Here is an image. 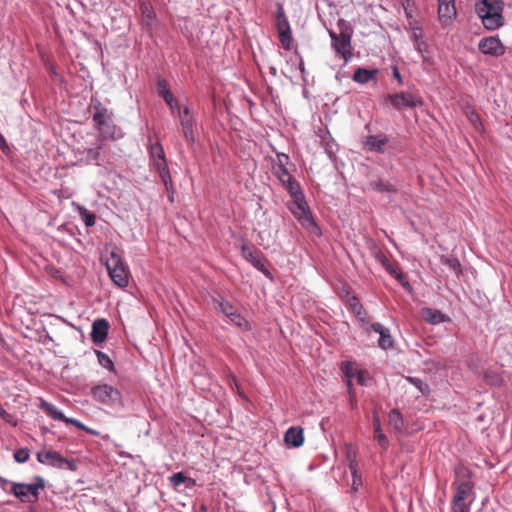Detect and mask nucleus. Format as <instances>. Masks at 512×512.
Returning <instances> with one entry per match:
<instances>
[{
  "label": "nucleus",
  "instance_id": "f257e3e1",
  "mask_svg": "<svg viewBox=\"0 0 512 512\" xmlns=\"http://www.w3.org/2000/svg\"><path fill=\"white\" fill-rule=\"evenodd\" d=\"M475 11L487 30H497L504 25L502 0H478Z\"/></svg>",
  "mask_w": 512,
  "mask_h": 512
},
{
  "label": "nucleus",
  "instance_id": "f03ea898",
  "mask_svg": "<svg viewBox=\"0 0 512 512\" xmlns=\"http://www.w3.org/2000/svg\"><path fill=\"white\" fill-rule=\"evenodd\" d=\"M108 274L111 280L120 288H125L129 284V270L124 263L120 249L114 247L109 258L105 262Z\"/></svg>",
  "mask_w": 512,
  "mask_h": 512
},
{
  "label": "nucleus",
  "instance_id": "7ed1b4c3",
  "mask_svg": "<svg viewBox=\"0 0 512 512\" xmlns=\"http://www.w3.org/2000/svg\"><path fill=\"white\" fill-rule=\"evenodd\" d=\"M289 210L303 228L312 232L318 237L321 236V229L313 218V215L305 200L304 194L293 198V202L289 205Z\"/></svg>",
  "mask_w": 512,
  "mask_h": 512
},
{
  "label": "nucleus",
  "instance_id": "20e7f679",
  "mask_svg": "<svg viewBox=\"0 0 512 512\" xmlns=\"http://www.w3.org/2000/svg\"><path fill=\"white\" fill-rule=\"evenodd\" d=\"M34 482L27 483H11L10 494L14 495L23 503H35L39 499L40 490L46 486L45 479L40 476H34Z\"/></svg>",
  "mask_w": 512,
  "mask_h": 512
},
{
  "label": "nucleus",
  "instance_id": "39448f33",
  "mask_svg": "<svg viewBox=\"0 0 512 512\" xmlns=\"http://www.w3.org/2000/svg\"><path fill=\"white\" fill-rule=\"evenodd\" d=\"M90 395L98 403L109 407H122V393L120 390L107 383L94 385L90 389Z\"/></svg>",
  "mask_w": 512,
  "mask_h": 512
},
{
  "label": "nucleus",
  "instance_id": "423d86ee",
  "mask_svg": "<svg viewBox=\"0 0 512 512\" xmlns=\"http://www.w3.org/2000/svg\"><path fill=\"white\" fill-rule=\"evenodd\" d=\"M37 461L41 464L69 471L78 469L77 461L64 457L61 453L54 450H42L36 453Z\"/></svg>",
  "mask_w": 512,
  "mask_h": 512
},
{
  "label": "nucleus",
  "instance_id": "0eeeda50",
  "mask_svg": "<svg viewBox=\"0 0 512 512\" xmlns=\"http://www.w3.org/2000/svg\"><path fill=\"white\" fill-rule=\"evenodd\" d=\"M329 36L333 50L344 60V63L347 64L353 58L351 34L348 30L341 31L340 34L329 31Z\"/></svg>",
  "mask_w": 512,
  "mask_h": 512
},
{
  "label": "nucleus",
  "instance_id": "6e6552de",
  "mask_svg": "<svg viewBox=\"0 0 512 512\" xmlns=\"http://www.w3.org/2000/svg\"><path fill=\"white\" fill-rule=\"evenodd\" d=\"M391 106L397 110L412 109L423 104L420 96L411 92H399L388 96Z\"/></svg>",
  "mask_w": 512,
  "mask_h": 512
},
{
  "label": "nucleus",
  "instance_id": "1a4fd4ad",
  "mask_svg": "<svg viewBox=\"0 0 512 512\" xmlns=\"http://www.w3.org/2000/svg\"><path fill=\"white\" fill-rule=\"evenodd\" d=\"M241 255L258 271L262 272L266 276L270 275V272L267 270L264 264L262 253L258 249L253 246L244 244L241 247Z\"/></svg>",
  "mask_w": 512,
  "mask_h": 512
},
{
  "label": "nucleus",
  "instance_id": "9d476101",
  "mask_svg": "<svg viewBox=\"0 0 512 512\" xmlns=\"http://www.w3.org/2000/svg\"><path fill=\"white\" fill-rule=\"evenodd\" d=\"M478 49L485 55L494 57L502 56L505 53V47L498 36H489L482 38L478 43Z\"/></svg>",
  "mask_w": 512,
  "mask_h": 512
},
{
  "label": "nucleus",
  "instance_id": "9b49d317",
  "mask_svg": "<svg viewBox=\"0 0 512 512\" xmlns=\"http://www.w3.org/2000/svg\"><path fill=\"white\" fill-rule=\"evenodd\" d=\"M389 143L386 134L380 133L376 135H368L362 138L361 144L364 150L376 153H384L385 147Z\"/></svg>",
  "mask_w": 512,
  "mask_h": 512
},
{
  "label": "nucleus",
  "instance_id": "f8f14e48",
  "mask_svg": "<svg viewBox=\"0 0 512 512\" xmlns=\"http://www.w3.org/2000/svg\"><path fill=\"white\" fill-rule=\"evenodd\" d=\"M369 329L379 334L378 346L383 350H389L394 348V341L391 336L389 328L383 326L379 322H375L369 325Z\"/></svg>",
  "mask_w": 512,
  "mask_h": 512
},
{
  "label": "nucleus",
  "instance_id": "ddd939ff",
  "mask_svg": "<svg viewBox=\"0 0 512 512\" xmlns=\"http://www.w3.org/2000/svg\"><path fill=\"white\" fill-rule=\"evenodd\" d=\"M348 306L360 322L362 328L369 332L370 322L367 313L356 295H352L348 298Z\"/></svg>",
  "mask_w": 512,
  "mask_h": 512
},
{
  "label": "nucleus",
  "instance_id": "4468645a",
  "mask_svg": "<svg viewBox=\"0 0 512 512\" xmlns=\"http://www.w3.org/2000/svg\"><path fill=\"white\" fill-rule=\"evenodd\" d=\"M109 323L106 319H97L92 324L90 333L91 339L95 344H101L105 341L108 335Z\"/></svg>",
  "mask_w": 512,
  "mask_h": 512
},
{
  "label": "nucleus",
  "instance_id": "2eb2a0df",
  "mask_svg": "<svg viewBox=\"0 0 512 512\" xmlns=\"http://www.w3.org/2000/svg\"><path fill=\"white\" fill-rule=\"evenodd\" d=\"M96 112L93 115V122L97 129H102L112 121V114L100 102L95 105Z\"/></svg>",
  "mask_w": 512,
  "mask_h": 512
},
{
  "label": "nucleus",
  "instance_id": "dca6fc26",
  "mask_svg": "<svg viewBox=\"0 0 512 512\" xmlns=\"http://www.w3.org/2000/svg\"><path fill=\"white\" fill-rule=\"evenodd\" d=\"M139 9L142 15L143 23L151 27L156 19V13L149 0H140Z\"/></svg>",
  "mask_w": 512,
  "mask_h": 512
},
{
  "label": "nucleus",
  "instance_id": "f3484780",
  "mask_svg": "<svg viewBox=\"0 0 512 512\" xmlns=\"http://www.w3.org/2000/svg\"><path fill=\"white\" fill-rule=\"evenodd\" d=\"M284 440L292 447H300L304 442L303 430L300 427H290L285 435Z\"/></svg>",
  "mask_w": 512,
  "mask_h": 512
},
{
  "label": "nucleus",
  "instance_id": "a211bd4d",
  "mask_svg": "<svg viewBox=\"0 0 512 512\" xmlns=\"http://www.w3.org/2000/svg\"><path fill=\"white\" fill-rule=\"evenodd\" d=\"M378 72V69L357 68L352 76V79L358 84H366L372 80H375Z\"/></svg>",
  "mask_w": 512,
  "mask_h": 512
},
{
  "label": "nucleus",
  "instance_id": "6ab92c4d",
  "mask_svg": "<svg viewBox=\"0 0 512 512\" xmlns=\"http://www.w3.org/2000/svg\"><path fill=\"white\" fill-rule=\"evenodd\" d=\"M438 16L443 25L450 23L456 17L455 3L439 4Z\"/></svg>",
  "mask_w": 512,
  "mask_h": 512
},
{
  "label": "nucleus",
  "instance_id": "aec40b11",
  "mask_svg": "<svg viewBox=\"0 0 512 512\" xmlns=\"http://www.w3.org/2000/svg\"><path fill=\"white\" fill-rule=\"evenodd\" d=\"M440 263L446 266L456 277H459L462 274V266L457 257L453 255H441Z\"/></svg>",
  "mask_w": 512,
  "mask_h": 512
},
{
  "label": "nucleus",
  "instance_id": "412c9836",
  "mask_svg": "<svg viewBox=\"0 0 512 512\" xmlns=\"http://www.w3.org/2000/svg\"><path fill=\"white\" fill-rule=\"evenodd\" d=\"M422 316L432 325L440 324L448 320V317L445 314L432 308L423 309Z\"/></svg>",
  "mask_w": 512,
  "mask_h": 512
},
{
  "label": "nucleus",
  "instance_id": "4be33fe9",
  "mask_svg": "<svg viewBox=\"0 0 512 512\" xmlns=\"http://www.w3.org/2000/svg\"><path fill=\"white\" fill-rule=\"evenodd\" d=\"M39 407L45 411V413L51 417L52 419L54 420H59V421H63L65 420V415L64 413L58 409L55 405L45 401V400H41L40 402V405Z\"/></svg>",
  "mask_w": 512,
  "mask_h": 512
},
{
  "label": "nucleus",
  "instance_id": "5701e85b",
  "mask_svg": "<svg viewBox=\"0 0 512 512\" xmlns=\"http://www.w3.org/2000/svg\"><path fill=\"white\" fill-rule=\"evenodd\" d=\"M180 125L186 141L191 145L194 144L196 141L194 133L195 119H185L180 122Z\"/></svg>",
  "mask_w": 512,
  "mask_h": 512
},
{
  "label": "nucleus",
  "instance_id": "b1692460",
  "mask_svg": "<svg viewBox=\"0 0 512 512\" xmlns=\"http://www.w3.org/2000/svg\"><path fill=\"white\" fill-rule=\"evenodd\" d=\"M292 198L302 195V189L299 182L290 174L281 182Z\"/></svg>",
  "mask_w": 512,
  "mask_h": 512
},
{
  "label": "nucleus",
  "instance_id": "393cba45",
  "mask_svg": "<svg viewBox=\"0 0 512 512\" xmlns=\"http://www.w3.org/2000/svg\"><path fill=\"white\" fill-rule=\"evenodd\" d=\"M100 134L105 138H110L112 140H118L123 137L122 130L113 124L111 121L108 125L103 126L102 129H98Z\"/></svg>",
  "mask_w": 512,
  "mask_h": 512
},
{
  "label": "nucleus",
  "instance_id": "a878e982",
  "mask_svg": "<svg viewBox=\"0 0 512 512\" xmlns=\"http://www.w3.org/2000/svg\"><path fill=\"white\" fill-rule=\"evenodd\" d=\"M389 423L397 432H403L405 429V421L398 409H392L389 412Z\"/></svg>",
  "mask_w": 512,
  "mask_h": 512
},
{
  "label": "nucleus",
  "instance_id": "bb28decb",
  "mask_svg": "<svg viewBox=\"0 0 512 512\" xmlns=\"http://www.w3.org/2000/svg\"><path fill=\"white\" fill-rule=\"evenodd\" d=\"M473 490V484L469 481H463L458 484L456 493L453 497V500L457 501H465L466 498Z\"/></svg>",
  "mask_w": 512,
  "mask_h": 512
},
{
  "label": "nucleus",
  "instance_id": "cd10ccee",
  "mask_svg": "<svg viewBox=\"0 0 512 512\" xmlns=\"http://www.w3.org/2000/svg\"><path fill=\"white\" fill-rule=\"evenodd\" d=\"M227 318H229L230 322L235 326L243 330H250L249 322L244 318V316L241 313L237 311L236 308L231 313H229Z\"/></svg>",
  "mask_w": 512,
  "mask_h": 512
},
{
  "label": "nucleus",
  "instance_id": "c85d7f7f",
  "mask_svg": "<svg viewBox=\"0 0 512 512\" xmlns=\"http://www.w3.org/2000/svg\"><path fill=\"white\" fill-rule=\"evenodd\" d=\"M171 486L175 489L179 488L182 484L189 483V486L194 484V480L189 478L184 472H177L169 477Z\"/></svg>",
  "mask_w": 512,
  "mask_h": 512
},
{
  "label": "nucleus",
  "instance_id": "c756f323",
  "mask_svg": "<svg viewBox=\"0 0 512 512\" xmlns=\"http://www.w3.org/2000/svg\"><path fill=\"white\" fill-rule=\"evenodd\" d=\"M213 306L215 310L223 313L226 317L235 309V307L223 297L214 298Z\"/></svg>",
  "mask_w": 512,
  "mask_h": 512
},
{
  "label": "nucleus",
  "instance_id": "7c9ffc66",
  "mask_svg": "<svg viewBox=\"0 0 512 512\" xmlns=\"http://www.w3.org/2000/svg\"><path fill=\"white\" fill-rule=\"evenodd\" d=\"M370 187L373 190L381 192V193H384V192L396 193L397 192L396 187L388 181H382V180L372 181V182H370Z\"/></svg>",
  "mask_w": 512,
  "mask_h": 512
},
{
  "label": "nucleus",
  "instance_id": "2f4dec72",
  "mask_svg": "<svg viewBox=\"0 0 512 512\" xmlns=\"http://www.w3.org/2000/svg\"><path fill=\"white\" fill-rule=\"evenodd\" d=\"M95 354L101 367L107 369L108 371H114V363L106 353L100 350H95Z\"/></svg>",
  "mask_w": 512,
  "mask_h": 512
},
{
  "label": "nucleus",
  "instance_id": "473e14b6",
  "mask_svg": "<svg viewBox=\"0 0 512 512\" xmlns=\"http://www.w3.org/2000/svg\"><path fill=\"white\" fill-rule=\"evenodd\" d=\"M341 370L346 377V380H353L356 377L359 369L352 362H343L341 366Z\"/></svg>",
  "mask_w": 512,
  "mask_h": 512
},
{
  "label": "nucleus",
  "instance_id": "72a5a7b5",
  "mask_svg": "<svg viewBox=\"0 0 512 512\" xmlns=\"http://www.w3.org/2000/svg\"><path fill=\"white\" fill-rule=\"evenodd\" d=\"M409 383L415 386L418 391L423 395H428L430 392L429 385L425 383L423 380L417 377H407L406 378Z\"/></svg>",
  "mask_w": 512,
  "mask_h": 512
},
{
  "label": "nucleus",
  "instance_id": "f704fd0d",
  "mask_svg": "<svg viewBox=\"0 0 512 512\" xmlns=\"http://www.w3.org/2000/svg\"><path fill=\"white\" fill-rule=\"evenodd\" d=\"M374 441L381 447L383 451H387L389 447V440L383 431L373 433Z\"/></svg>",
  "mask_w": 512,
  "mask_h": 512
},
{
  "label": "nucleus",
  "instance_id": "c9c22d12",
  "mask_svg": "<svg viewBox=\"0 0 512 512\" xmlns=\"http://www.w3.org/2000/svg\"><path fill=\"white\" fill-rule=\"evenodd\" d=\"M149 155L151 159L166 158L163 146L159 142H156L150 146Z\"/></svg>",
  "mask_w": 512,
  "mask_h": 512
},
{
  "label": "nucleus",
  "instance_id": "e433bc0d",
  "mask_svg": "<svg viewBox=\"0 0 512 512\" xmlns=\"http://www.w3.org/2000/svg\"><path fill=\"white\" fill-rule=\"evenodd\" d=\"M14 460L17 463L23 464L28 461L30 457V451L28 448L17 449L13 454Z\"/></svg>",
  "mask_w": 512,
  "mask_h": 512
},
{
  "label": "nucleus",
  "instance_id": "4c0bfd02",
  "mask_svg": "<svg viewBox=\"0 0 512 512\" xmlns=\"http://www.w3.org/2000/svg\"><path fill=\"white\" fill-rule=\"evenodd\" d=\"M279 39L284 49L289 51L293 41L291 30L279 32Z\"/></svg>",
  "mask_w": 512,
  "mask_h": 512
},
{
  "label": "nucleus",
  "instance_id": "58836bf2",
  "mask_svg": "<svg viewBox=\"0 0 512 512\" xmlns=\"http://www.w3.org/2000/svg\"><path fill=\"white\" fill-rule=\"evenodd\" d=\"M484 379L486 380V382L488 384H491V385H500L502 383L501 376L498 373L490 371V370L485 371Z\"/></svg>",
  "mask_w": 512,
  "mask_h": 512
},
{
  "label": "nucleus",
  "instance_id": "ea45409f",
  "mask_svg": "<svg viewBox=\"0 0 512 512\" xmlns=\"http://www.w3.org/2000/svg\"><path fill=\"white\" fill-rule=\"evenodd\" d=\"M157 90L159 96H161L163 99L167 97V95L172 94L168 82L165 79H159L157 81Z\"/></svg>",
  "mask_w": 512,
  "mask_h": 512
},
{
  "label": "nucleus",
  "instance_id": "a19ab883",
  "mask_svg": "<svg viewBox=\"0 0 512 512\" xmlns=\"http://www.w3.org/2000/svg\"><path fill=\"white\" fill-rule=\"evenodd\" d=\"M84 224L87 227H92L95 225L96 216L94 213L89 212L87 209L83 208V212L81 213Z\"/></svg>",
  "mask_w": 512,
  "mask_h": 512
},
{
  "label": "nucleus",
  "instance_id": "79ce46f5",
  "mask_svg": "<svg viewBox=\"0 0 512 512\" xmlns=\"http://www.w3.org/2000/svg\"><path fill=\"white\" fill-rule=\"evenodd\" d=\"M100 149L101 147L98 146L97 148H89L85 151L86 158L88 162H97L100 157Z\"/></svg>",
  "mask_w": 512,
  "mask_h": 512
},
{
  "label": "nucleus",
  "instance_id": "37998d69",
  "mask_svg": "<svg viewBox=\"0 0 512 512\" xmlns=\"http://www.w3.org/2000/svg\"><path fill=\"white\" fill-rule=\"evenodd\" d=\"M452 512H470V506L465 501L452 500Z\"/></svg>",
  "mask_w": 512,
  "mask_h": 512
},
{
  "label": "nucleus",
  "instance_id": "c03bdc74",
  "mask_svg": "<svg viewBox=\"0 0 512 512\" xmlns=\"http://www.w3.org/2000/svg\"><path fill=\"white\" fill-rule=\"evenodd\" d=\"M164 101L173 113L181 108L173 94L167 95V97L164 98Z\"/></svg>",
  "mask_w": 512,
  "mask_h": 512
},
{
  "label": "nucleus",
  "instance_id": "a18cd8bd",
  "mask_svg": "<svg viewBox=\"0 0 512 512\" xmlns=\"http://www.w3.org/2000/svg\"><path fill=\"white\" fill-rule=\"evenodd\" d=\"M158 174H159L162 182L164 183V185L168 189L169 185H172V180H171L169 168L166 167V168H164V170L158 171Z\"/></svg>",
  "mask_w": 512,
  "mask_h": 512
},
{
  "label": "nucleus",
  "instance_id": "49530a36",
  "mask_svg": "<svg viewBox=\"0 0 512 512\" xmlns=\"http://www.w3.org/2000/svg\"><path fill=\"white\" fill-rule=\"evenodd\" d=\"M414 48L420 53L423 55V57L425 58V55H427L429 53V49H428V44L427 42L422 39L418 42H416L414 44Z\"/></svg>",
  "mask_w": 512,
  "mask_h": 512
},
{
  "label": "nucleus",
  "instance_id": "de8ad7c7",
  "mask_svg": "<svg viewBox=\"0 0 512 512\" xmlns=\"http://www.w3.org/2000/svg\"><path fill=\"white\" fill-rule=\"evenodd\" d=\"M274 174L280 182H284V179L290 175L286 166L276 167Z\"/></svg>",
  "mask_w": 512,
  "mask_h": 512
},
{
  "label": "nucleus",
  "instance_id": "09e8293b",
  "mask_svg": "<svg viewBox=\"0 0 512 512\" xmlns=\"http://www.w3.org/2000/svg\"><path fill=\"white\" fill-rule=\"evenodd\" d=\"M151 160L157 172L160 170H164V168L168 167L166 158H153Z\"/></svg>",
  "mask_w": 512,
  "mask_h": 512
},
{
  "label": "nucleus",
  "instance_id": "8fccbe9b",
  "mask_svg": "<svg viewBox=\"0 0 512 512\" xmlns=\"http://www.w3.org/2000/svg\"><path fill=\"white\" fill-rule=\"evenodd\" d=\"M410 36L411 41L415 44L416 42L424 39L423 31L420 27H414Z\"/></svg>",
  "mask_w": 512,
  "mask_h": 512
},
{
  "label": "nucleus",
  "instance_id": "3c124183",
  "mask_svg": "<svg viewBox=\"0 0 512 512\" xmlns=\"http://www.w3.org/2000/svg\"><path fill=\"white\" fill-rule=\"evenodd\" d=\"M176 112L179 116L180 122L185 119H194L193 115H191L190 113V109L188 106L184 107L183 109L180 108Z\"/></svg>",
  "mask_w": 512,
  "mask_h": 512
},
{
  "label": "nucleus",
  "instance_id": "603ef678",
  "mask_svg": "<svg viewBox=\"0 0 512 512\" xmlns=\"http://www.w3.org/2000/svg\"><path fill=\"white\" fill-rule=\"evenodd\" d=\"M373 255L382 266H384L389 261L385 254L378 248L373 251Z\"/></svg>",
  "mask_w": 512,
  "mask_h": 512
},
{
  "label": "nucleus",
  "instance_id": "864d4df0",
  "mask_svg": "<svg viewBox=\"0 0 512 512\" xmlns=\"http://www.w3.org/2000/svg\"><path fill=\"white\" fill-rule=\"evenodd\" d=\"M385 270L390 274L392 275L393 277L399 272L401 271L400 268L398 267V265L396 264H392L390 261H388L384 266Z\"/></svg>",
  "mask_w": 512,
  "mask_h": 512
},
{
  "label": "nucleus",
  "instance_id": "5fc2aeb1",
  "mask_svg": "<svg viewBox=\"0 0 512 512\" xmlns=\"http://www.w3.org/2000/svg\"><path fill=\"white\" fill-rule=\"evenodd\" d=\"M349 470L352 476H357L358 473V461L356 459V453H353V459H350Z\"/></svg>",
  "mask_w": 512,
  "mask_h": 512
},
{
  "label": "nucleus",
  "instance_id": "6e6d98bb",
  "mask_svg": "<svg viewBox=\"0 0 512 512\" xmlns=\"http://www.w3.org/2000/svg\"><path fill=\"white\" fill-rule=\"evenodd\" d=\"M355 379L357 380V383L361 386L366 385L368 374L365 371L359 370L356 374Z\"/></svg>",
  "mask_w": 512,
  "mask_h": 512
},
{
  "label": "nucleus",
  "instance_id": "4d7b16f0",
  "mask_svg": "<svg viewBox=\"0 0 512 512\" xmlns=\"http://www.w3.org/2000/svg\"><path fill=\"white\" fill-rule=\"evenodd\" d=\"M289 162V156L285 153H278L277 154V164L276 167H283L286 166Z\"/></svg>",
  "mask_w": 512,
  "mask_h": 512
},
{
  "label": "nucleus",
  "instance_id": "13d9d810",
  "mask_svg": "<svg viewBox=\"0 0 512 512\" xmlns=\"http://www.w3.org/2000/svg\"><path fill=\"white\" fill-rule=\"evenodd\" d=\"M278 32L291 30L288 19H281L277 21Z\"/></svg>",
  "mask_w": 512,
  "mask_h": 512
},
{
  "label": "nucleus",
  "instance_id": "bf43d9fd",
  "mask_svg": "<svg viewBox=\"0 0 512 512\" xmlns=\"http://www.w3.org/2000/svg\"><path fill=\"white\" fill-rule=\"evenodd\" d=\"M11 483H13V482L4 478L3 476H0V487L6 493H9V491L11 489Z\"/></svg>",
  "mask_w": 512,
  "mask_h": 512
},
{
  "label": "nucleus",
  "instance_id": "052dcab7",
  "mask_svg": "<svg viewBox=\"0 0 512 512\" xmlns=\"http://www.w3.org/2000/svg\"><path fill=\"white\" fill-rule=\"evenodd\" d=\"M352 381L353 380H346V385H347V391H348L349 399L354 401V398L356 397V393H355V390L353 388Z\"/></svg>",
  "mask_w": 512,
  "mask_h": 512
},
{
  "label": "nucleus",
  "instance_id": "680f3d73",
  "mask_svg": "<svg viewBox=\"0 0 512 512\" xmlns=\"http://www.w3.org/2000/svg\"><path fill=\"white\" fill-rule=\"evenodd\" d=\"M382 431L381 422L379 416L375 413L373 415V433Z\"/></svg>",
  "mask_w": 512,
  "mask_h": 512
},
{
  "label": "nucleus",
  "instance_id": "e2e57ef3",
  "mask_svg": "<svg viewBox=\"0 0 512 512\" xmlns=\"http://www.w3.org/2000/svg\"><path fill=\"white\" fill-rule=\"evenodd\" d=\"M392 75L397 80V82L402 85L403 84V78L400 74V71L397 66L392 67Z\"/></svg>",
  "mask_w": 512,
  "mask_h": 512
},
{
  "label": "nucleus",
  "instance_id": "0e129e2a",
  "mask_svg": "<svg viewBox=\"0 0 512 512\" xmlns=\"http://www.w3.org/2000/svg\"><path fill=\"white\" fill-rule=\"evenodd\" d=\"M229 386L231 387V389L236 388L238 393L241 395L237 379L232 373L229 374Z\"/></svg>",
  "mask_w": 512,
  "mask_h": 512
},
{
  "label": "nucleus",
  "instance_id": "69168bd1",
  "mask_svg": "<svg viewBox=\"0 0 512 512\" xmlns=\"http://www.w3.org/2000/svg\"><path fill=\"white\" fill-rule=\"evenodd\" d=\"M276 17H277V21H279L281 19H287V17L285 16L283 6L281 4H278Z\"/></svg>",
  "mask_w": 512,
  "mask_h": 512
},
{
  "label": "nucleus",
  "instance_id": "338daca9",
  "mask_svg": "<svg viewBox=\"0 0 512 512\" xmlns=\"http://www.w3.org/2000/svg\"><path fill=\"white\" fill-rule=\"evenodd\" d=\"M3 420L14 427L17 426V420L12 414H8V417L4 418Z\"/></svg>",
  "mask_w": 512,
  "mask_h": 512
},
{
  "label": "nucleus",
  "instance_id": "774afa93",
  "mask_svg": "<svg viewBox=\"0 0 512 512\" xmlns=\"http://www.w3.org/2000/svg\"><path fill=\"white\" fill-rule=\"evenodd\" d=\"M64 422L67 423V424L74 425L77 428H78V425L81 424V422L79 420H77L75 418H69V417H65Z\"/></svg>",
  "mask_w": 512,
  "mask_h": 512
}]
</instances>
